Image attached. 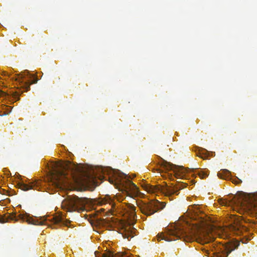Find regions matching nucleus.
I'll use <instances>...</instances> for the list:
<instances>
[{
  "instance_id": "obj_16",
  "label": "nucleus",
  "mask_w": 257,
  "mask_h": 257,
  "mask_svg": "<svg viewBox=\"0 0 257 257\" xmlns=\"http://www.w3.org/2000/svg\"><path fill=\"white\" fill-rule=\"evenodd\" d=\"M101 257H130L128 255H127L124 254H122L120 253H119L117 254H113V253L108 252L105 253H103Z\"/></svg>"
},
{
  "instance_id": "obj_1",
  "label": "nucleus",
  "mask_w": 257,
  "mask_h": 257,
  "mask_svg": "<svg viewBox=\"0 0 257 257\" xmlns=\"http://www.w3.org/2000/svg\"><path fill=\"white\" fill-rule=\"evenodd\" d=\"M157 237L159 240L171 241L183 239L185 241L195 240L202 243H208L213 239L209 233L206 223L204 221L189 226L188 231L178 224H172L166 228L164 232L159 233Z\"/></svg>"
},
{
  "instance_id": "obj_3",
  "label": "nucleus",
  "mask_w": 257,
  "mask_h": 257,
  "mask_svg": "<svg viewBox=\"0 0 257 257\" xmlns=\"http://www.w3.org/2000/svg\"><path fill=\"white\" fill-rule=\"evenodd\" d=\"M160 159L161 161L158 163V165L160 167V168L159 169L160 172L172 170L176 177L186 179L190 177H196L197 176H198L201 179H204L208 176L207 171L202 170L198 171L197 169L177 167L161 158Z\"/></svg>"
},
{
  "instance_id": "obj_15",
  "label": "nucleus",
  "mask_w": 257,
  "mask_h": 257,
  "mask_svg": "<svg viewBox=\"0 0 257 257\" xmlns=\"http://www.w3.org/2000/svg\"><path fill=\"white\" fill-rule=\"evenodd\" d=\"M230 174V172L227 170H224L222 172H218L217 173V176L219 178L226 179H227Z\"/></svg>"
},
{
  "instance_id": "obj_18",
  "label": "nucleus",
  "mask_w": 257,
  "mask_h": 257,
  "mask_svg": "<svg viewBox=\"0 0 257 257\" xmlns=\"http://www.w3.org/2000/svg\"><path fill=\"white\" fill-rule=\"evenodd\" d=\"M196 155L198 157H199L204 160L206 159L207 157L206 154L204 152H202L201 151H199L198 152H197L196 154Z\"/></svg>"
},
{
  "instance_id": "obj_13",
  "label": "nucleus",
  "mask_w": 257,
  "mask_h": 257,
  "mask_svg": "<svg viewBox=\"0 0 257 257\" xmlns=\"http://www.w3.org/2000/svg\"><path fill=\"white\" fill-rule=\"evenodd\" d=\"M19 188L23 191H28L30 189H37L39 186V182L38 181L32 182L29 184L21 182L18 184Z\"/></svg>"
},
{
  "instance_id": "obj_4",
  "label": "nucleus",
  "mask_w": 257,
  "mask_h": 257,
  "mask_svg": "<svg viewBox=\"0 0 257 257\" xmlns=\"http://www.w3.org/2000/svg\"><path fill=\"white\" fill-rule=\"evenodd\" d=\"M21 220L22 221H26L29 224L34 225H43L47 224L48 219L45 216L41 217L39 219H34L30 216V215L27 213L20 214L17 216L16 214H6L5 216L0 218V223H5L10 220L18 221ZM49 220L54 224H64L63 219L60 216H52Z\"/></svg>"
},
{
  "instance_id": "obj_10",
  "label": "nucleus",
  "mask_w": 257,
  "mask_h": 257,
  "mask_svg": "<svg viewBox=\"0 0 257 257\" xmlns=\"http://www.w3.org/2000/svg\"><path fill=\"white\" fill-rule=\"evenodd\" d=\"M239 245V242L236 240L227 245H221L218 250L214 253L215 257H227L229 253Z\"/></svg>"
},
{
  "instance_id": "obj_14",
  "label": "nucleus",
  "mask_w": 257,
  "mask_h": 257,
  "mask_svg": "<svg viewBox=\"0 0 257 257\" xmlns=\"http://www.w3.org/2000/svg\"><path fill=\"white\" fill-rule=\"evenodd\" d=\"M127 212L128 214L130 219L131 220L135 219V217L136 216V207L134 205L130 203L127 204Z\"/></svg>"
},
{
  "instance_id": "obj_6",
  "label": "nucleus",
  "mask_w": 257,
  "mask_h": 257,
  "mask_svg": "<svg viewBox=\"0 0 257 257\" xmlns=\"http://www.w3.org/2000/svg\"><path fill=\"white\" fill-rule=\"evenodd\" d=\"M16 80L19 83L20 87L26 92L30 90V85L36 83L38 79L36 73L32 74L28 70H25L21 73L17 74Z\"/></svg>"
},
{
  "instance_id": "obj_17",
  "label": "nucleus",
  "mask_w": 257,
  "mask_h": 257,
  "mask_svg": "<svg viewBox=\"0 0 257 257\" xmlns=\"http://www.w3.org/2000/svg\"><path fill=\"white\" fill-rule=\"evenodd\" d=\"M103 203H109V204H113V200L112 198L108 195L106 196L103 200Z\"/></svg>"
},
{
  "instance_id": "obj_2",
  "label": "nucleus",
  "mask_w": 257,
  "mask_h": 257,
  "mask_svg": "<svg viewBox=\"0 0 257 257\" xmlns=\"http://www.w3.org/2000/svg\"><path fill=\"white\" fill-rule=\"evenodd\" d=\"M82 172L77 164L70 162L67 163H55L52 165L49 178L50 185L55 188H61L71 183V180L77 183L78 176Z\"/></svg>"
},
{
  "instance_id": "obj_20",
  "label": "nucleus",
  "mask_w": 257,
  "mask_h": 257,
  "mask_svg": "<svg viewBox=\"0 0 257 257\" xmlns=\"http://www.w3.org/2000/svg\"><path fill=\"white\" fill-rule=\"evenodd\" d=\"M232 182L234 184H239L241 183L242 181L240 179L237 178L232 179Z\"/></svg>"
},
{
  "instance_id": "obj_7",
  "label": "nucleus",
  "mask_w": 257,
  "mask_h": 257,
  "mask_svg": "<svg viewBox=\"0 0 257 257\" xmlns=\"http://www.w3.org/2000/svg\"><path fill=\"white\" fill-rule=\"evenodd\" d=\"M182 189L180 186L178 187H170L167 185L165 186H153L148 185L146 187V190L151 193H156L160 192L164 194L166 196H171L172 195L179 194V191Z\"/></svg>"
},
{
  "instance_id": "obj_9",
  "label": "nucleus",
  "mask_w": 257,
  "mask_h": 257,
  "mask_svg": "<svg viewBox=\"0 0 257 257\" xmlns=\"http://www.w3.org/2000/svg\"><path fill=\"white\" fill-rule=\"evenodd\" d=\"M120 182L124 188V192L128 196L131 197H135L139 195V188L130 180L126 175L123 174L122 175Z\"/></svg>"
},
{
  "instance_id": "obj_5",
  "label": "nucleus",
  "mask_w": 257,
  "mask_h": 257,
  "mask_svg": "<svg viewBox=\"0 0 257 257\" xmlns=\"http://www.w3.org/2000/svg\"><path fill=\"white\" fill-rule=\"evenodd\" d=\"M220 204L223 206L235 205L244 209L255 211L257 210V205L252 202L249 198L245 196H234L231 201L221 200Z\"/></svg>"
},
{
  "instance_id": "obj_19",
  "label": "nucleus",
  "mask_w": 257,
  "mask_h": 257,
  "mask_svg": "<svg viewBox=\"0 0 257 257\" xmlns=\"http://www.w3.org/2000/svg\"><path fill=\"white\" fill-rule=\"evenodd\" d=\"M134 230L135 228H133L132 229H131V230H130V231L128 232L127 233H126L123 236L124 237L127 238H128L130 237H131V238L133 237L134 236L133 233Z\"/></svg>"
},
{
  "instance_id": "obj_8",
  "label": "nucleus",
  "mask_w": 257,
  "mask_h": 257,
  "mask_svg": "<svg viewBox=\"0 0 257 257\" xmlns=\"http://www.w3.org/2000/svg\"><path fill=\"white\" fill-rule=\"evenodd\" d=\"M165 205V202H161L158 200L151 201L149 203H141L138 204L141 212L148 216L151 215L163 209Z\"/></svg>"
},
{
  "instance_id": "obj_21",
  "label": "nucleus",
  "mask_w": 257,
  "mask_h": 257,
  "mask_svg": "<svg viewBox=\"0 0 257 257\" xmlns=\"http://www.w3.org/2000/svg\"><path fill=\"white\" fill-rule=\"evenodd\" d=\"M192 184H195V182L194 181H192Z\"/></svg>"
},
{
  "instance_id": "obj_11",
  "label": "nucleus",
  "mask_w": 257,
  "mask_h": 257,
  "mask_svg": "<svg viewBox=\"0 0 257 257\" xmlns=\"http://www.w3.org/2000/svg\"><path fill=\"white\" fill-rule=\"evenodd\" d=\"M67 210L70 212L79 211L83 205L82 199L76 196L69 198L66 202Z\"/></svg>"
},
{
  "instance_id": "obj_12",
  "label": "nucleus",
  "mask_w": 257,
  "mask_h": 257,
  "mask_svg": "<svg viewBox=\"0 0 257 257\" xmlns=\"http://www.w3.org/2000/svg\"><path fill=\"white\" fill-rule=\"evenodd\" d=\"M229 229L233 233L237 235L242 234L244 232L247 230V228L241 224L238 218L235 219L233 223L230 225Z\"/></svg>"
}]
</instances>
